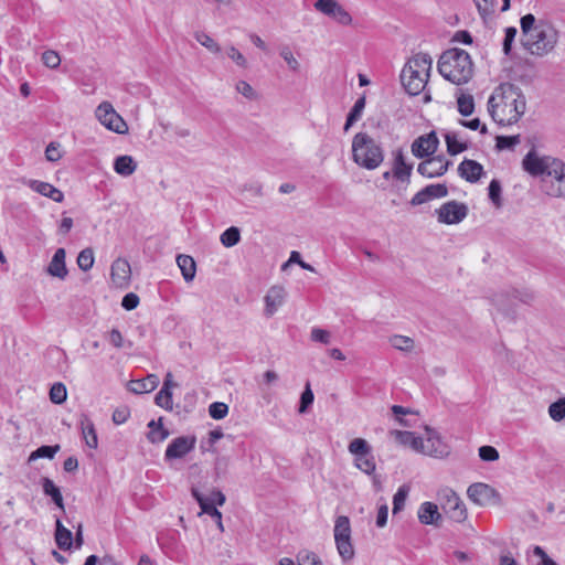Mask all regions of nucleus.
<instances>
[{"mask_svg":"<svg viewBox=\"0 0 565 565\" xmlns=\"http://www.w3.org/2000/svg\"><path fill=\"white\" fill-rule=\"evenodd\" d=\"M535 17L532 13H527L523 15L520 20L521 30H522V39H526L530 36V33H534L536 31L537 24L535 23Z\"/></svg>","mask_w":565,"mask_h":565,"instance_id":"obj_43","label":"nucleus"},{"mask_svg":"<svg viewBox=\"0 0 565 565\" xmlns=\"http://www.w3.org/2000/svg\"><path fill=\"white\" fill-rule=\"evenodd\" d=\"M436 212L440 223L458 224L467 216L468 207L463 203L449 201L444 203Z\"/></svg>","mask_w":565,"mask_h":565,"instance_id":"obj_9","label":"nucleus"},{"mask_svg":"<svg viewBox=\"0 0 565 565\" xmlns=\"http://www.w3.org/2000/svg\"><path fill=\"white\" fill-rule=\"evenodd\" d=\"M352 159L366 170H375L384 160V150L381 143L366 132H358L352 140Z\"/></svg>","mask_w":565,"mask_h":565,"instance_id":"obj_5","label":"nucleus"},{"mask_svg":"<svg viewBox=\"0 0 565 565\" xmlns=\"http://www.w3.org/2000/svg\"><path fill=\"white\" fill-rule=\"evenodd\" d=\"M67 391L63 383H54L50 390V399L54 404H62L66 401Z\"/></svg>","mask_w":565,"mask_h":565,"instance_id":"obj_44","label":"nucleus"},{"mask_svg":"<svg viewBox=\"0 0 565 565\" xmlns=\"http://www.w3.org/2000/svg\"><path fill=\"white\" fill-rule=\"evenodd\" d=\"M177 264L185 281H192L195 277L196 265L194 259L189 255H179Z\"/></svg>","mask_w":565,"mask_h":565,"instance_id":"obj_28","label":"nucleus"},{"mask_svg":"<svg viewBox=\"0 0 565 565\" xmlns=\"http://www.w3.org/2000/svg\"><path fill=\"white\" fill-rule=\"evenodd\" d=\"M330 17L343 25H349L352 22L350 13L341 4H339V7L334 10V13H332Z\"/></svg>","mask_w":565,"mask_h":565,"instance_id":"obj_59","label":"nucleus"},{"mask_svg":"<svg viewBox=\"0 0 565 565\" xmlns=\"http://www.w3.org/2000/svg\"><path fill=\"white\" fill-rule=\"evenodd\" d=\"M95 113L99 122L107 129L116 134H126L128 131L126 121L118 115L110 103L103 102Z\"/></svg>","mask_w":565,"mask_h":565,"instance_id":"obj_8","label":"nucleus"},{"mask_svg":"<svg viewBox=\"0 0 565 565\" xmlns=\"http://www.w3.org/2000/svg\"><path fill=\"white\" fill-rule=\"evenodd\" d=\"M339 7V2L337 0H318L315 3V8L321 13L330 17L334 13V10Z\"/></svg>","mask_w":565,"mask_h":565,"instance_id":"obj_53","label":"nucleus"},{"mask_svg":"<svg viewBox=\"0 0 565 565\" xmlns=\"http://www.w3.org/2000/svg\"><path fill=\"white\" fill-rule=\"evenodd\" d=\"M45 157L49 161L55 162L61 159L60 143L51 142L45 149Z\"/></svg>","mask_w":565,"mask_h":565,"instance_id":"obj_64","label":"nucleus"},{"mask_svg":"<svg viewBox=\"0 0 565 565\" xmlns=\"http://www.w3.org/2000/svg\"><path fill=\"white\" fill-rule=\"evenodd\" d=\"M520 135L515 136H498L495 147L499 150L513 149L520 143Z\"/></svg>","mask_w":565,"mask_h":565,"instance_id":"obj_49","label":"nucleus"},{"mask_svg":"<svg viewBox=\"0 0 565 565\" xmlns=\"http://www.w3.org/2000/svg\"><path fill=\"white\" fill-rule=\"evenodd\" d=\"M129 416H130V411L128 407H126V406L119 407V408H116L113 413V422L116 425H121L128 420Z\"/></svg>","mask_w":565,"mask_h":565,"instance_id":"obj_62","label":"nucleus"},{"mask_svg":"<svg viewBox=\"0 0 565 565\" xmlns=\"http://www.w3.org/2000/svg\"><path fill=\"white\" fill-rule=\"evenodd\" d=\"M447 151L451 156H456L467 149V145L460 142L455 132H447L445 136Z\"/></svg>","mask_w":565,"mask_h":565,"instance_id":"obj_35","label":"nucleus"},{"mask_svg":"<svg viewBox=\"0 0 565 565\" xmlns=\"http://www.w3.org/2000/svg\"><path fill=\"white\" fill-rule=\"evenodd\" d=\"M447 513L456 522H462L467 518V510L463 502L452 490H447Z\"/></svg>","mask_w":565,"mask_h":565,"instance_id":"obj_17","label":"nucleus"},{"mask_svg":"<svg viewBox=\"0 0 565 565\" xmlns=\"http://www.w3.org/2000/svg\"><path fill=\"white\" fill-rule=\"evenodd\" d=\"M423 454L436 458H443L449 454V448L441 440L439 434L429 427H426V438L424 439Z\"/></svg>","mask_w":565,"mask_h":565,"instance_id":"obj_10","label":"nucleus"},{"mask_svg":"<svg viewBox=\"0 0 565 565\" xmlns=\"http://www.w3.org/2000/svg\"><path fill=\"white\" fill-rule=\"evenodd\" d=\"M228 413V406L222 402H214L209 406V414L213 419H223Z\"/></svg>","mask_w":565,"mask_h":565,"instance_id":"obj_52","label":"nucleus"},{"mask_svg":"<svg viewBox=\"0 0 565 565\" xmlns=\"http://www.w3.org/2000/svg\"><path fill=\"white\" fill-rule=\"evenodd\" d=\"M351 537L350 520L345 515L338 516L334 524V540Z\"/></svg>","mask_w":565,"mask_h":565,"instance_id":"obj_33","label":"nucleus"},{"mask_svg":"<svg viewBox=\"0 0 565 565\" xmlns=\"http://www.w3.org/2000/svg\"><path fill=\"white\" fill-rule=\"evenodd\" d=\"M25 184L36 193L46 196L54 202L61 203L64 200L63 192L51 183L40 180H28Z\"/></svg>","mask_w":565,"mask_h":565,"instance_id":"obj_18","label":"nucleus"},{"mask_svg":"<svg viewBox=\"0 0 565 565\" xmlns=\"http://www.w3.org/2000/svg\"><path fill=\"white\" fill-rule=\"evenodd\" d=\"M195 40L213 53H218L221 51L220 45L209 34L204 32L195 33Z\"/></svg>","mask_w":565,"mask_h":565,"instance_id":"obj_48","label":"nucleus"},{"mask_svg":"<svg viewBox=\"0 0 565 565\" xmlns=\"http://www.w3.org/2000/svg\"><path fill=\"white\" fill-rule=\"evenodd\" d=\"M159 385V377L156 374H149L145 379L131 381L129 390L136 394L152 392Z\"/></svg>","mask_w":565,"mask_h":565,"instance_id":"obj_24","label":"nucleus"},{"mask_svg":"<svg viewBox=\"0 0 565 565\" xmlns=\"http://www.w3.org/2000/svg\"><path fill=\"white\" fill-rule=\"evenodd\" d=\"M478 452L480 459L483 461H495L499 459V451L492 446H481Z\"/></svg>","mask_w":565,"mask_h":565,"instance_id":"obj_56","label":"nucleus"},{"mask_svg":"<svg viewBox=\"0 0 565 565\" xmlns=\"http://www.w3.org/2000/svg\"><path fill=\"white\" fill-rule=\"evenodd\" d=\"M79 427L82 430L83 438L85 444L92 448L96 449L98 446V438L95 429L94 423L90 420L88 415L82 414L79 417Z\"/></svg>","mask_w":565,"mask_h":565,"instance_id":"obj_23","label":"nucleus"},{"mask_svg":"<svg viewBox=\"0 0 565 565\" xmlns=\"http://www.w3.org/2000/svg\"><path fill=\"white\" fill-rule=\"evenodd\" d=\"M458 173L466 181L475 183L483 174V167L475 160L465 159L458 167Z\"/></svg>","mask_w":565,"mask_h":565,"instance_id":"obj_20","label":"nucleus"},{"mask_svg":"<svg viewBox=\"0 0 565 565\" xmlns=\"http://www.w3.org/2000/svg\"><path fill=\"white\" fill-rule=\"evenodd\" d=\"M195 446V437L181 436L171 440L168 445L164 459H178L189 454Z\"/></svg>","mask_w":565,"mask_h":565,"instance_id":"obj_13","label":"nucleus"},{"mask_svg":"<svg viewBox=\"0 0 565 565\" xmlns=\"http://www.w3.org/2000/svg\"><path fill=\"white\" fill-rule=\"evenodd\" d=\"M391 435L394 436L398 444L408 446L413 450L423 454L424 439L416 436L415 433L406 430H392Z\"/></svg>","mask_w":565,"mask_h":565,"instance_id":"obj_21","label":"nucleus"},{"mask_svg":"<svg viewBox=\"0 0 565 565\" xmlns=\"http://www.w3.org/2000/svg\"><path fill=\"white\" fill-rule=\"evenodd\" d=\"M42 62L49 68H56L61 64V57L57 52L46 50L42 54Z\"/></svg>","mask_w":565,"mask_h":565,"instance_id":"obj_54","label":"nucleus"},{"mask_svg":"<svg viewBox=\"0 0 565 565\" xmlns=\"http://www.w3.org/2000/svg\"><path fill=\"white\" fill-rule=\"evenodd\" d=\"M94 252L87 247L79 252L77 256V265L83 271H88L94 265Z\"/></svg>","mask_w":565,"mask_h":565,"instance_id":"obj_40","label":"nucleus"},{"mask_svg":"<svg viewBox=\"0 0 565 565\" xmlns=\"http://www.w3.org/2000/svg\"><path fill=\"white\" fill-rule=\"evenodd\" d=\"M192 495L199 503L202 513L210 515L213 519H221L222 513L217 510L216 505L207 502L205 495H203L198 489H192Z\"/></svg>","mask_w":565,"mask_h":565,"instance_id":"obj_30","label":"nucleus"},{"mask_svg":"<svg viewBox=\"0 0 565 565\" xmlns=\"http://www.w3.org/2000/svg\"><path fill=\"white\" fill-rule=\"evenodd\" d=\"M280 56L284 58V61L287 63L288 67L291 71H294V72L299 71L300 64L297 61V58L294 56L292 52L290 51V49L288 46H284L280 50Z\"/></svg>","mask_w":565,"mask_h":565,"instance_id":"obj_55","label":"nucleus"},{"mask_svg":"<svg viewBox=\"0 0 565 565\" xmlns=\"http://www.w3.org/2000/svg\"><path fill=\"white\" fill-rule=\"evenodd\" d=\"M286 290L281 286H273L265 296V313L271 317L277 309L284 303Z\"/></svg>","mask_w":565,"mask_h":565,"instance_id":"obj_19","label":"nucleus"},{"mask_svg":"<svg viewBox=\"0 0 565 565\" xmlns=\"http://www.w3.org/2000/svg\"><path fill=\"white\" fill-rule=\"evenodd\" d=\"M137 169V163L131 156H119L114 161V170L121 177L131 175Z\"/></svg>","mask_w":565,"mask_h":565,"instance_id":"obj_26","label":"nucleus"},{"mask_svg":"<svg viewBox=\"0 0 565 565\" xmlns=\"http://www.w3.org/2000/svg\"><path fill=\"white\" fill-rule=\"evenodd\" d=\"M313 393L310 390L309 384H307L306 390L302 392L300 396V404H299V413H305L308 407L313 403Z\"/></svg>","mask_w":565,"mask_h":565,"instance_id":"obj_58","label":"nucleus"},{"mask_svg":"<svg viewBox=\"0 0 565 565\" xmlns=\"http://www.w3.org/2000/svg\"><path fill=\"white\" fill-rule=\"evenodd\" d=\"M451 164V161L445 160L444 157L437 156L420 162L417 172L426 178H437L445 174Z\"/></svg>","mask_w":565,"mask_h":565,"instance_id":"obj_11","label":"nucleus"},{"mask_svg":"<svg viewBox=\"0 0 565 565\" xmlns=\"http://www.w3.org/2000/svg\"><path fill=\"white\" fill-rule=\"evenodd\" d=\"M55 542L58 548L64 551L70 550L73 544L72 532L62 524L58 518L56 519Z\"/></svg>","mask_w":565,"mask_h":565,"instance_id":"obj_27","label":"nucleus"},{"mask_svg":"<svg viewBox=\"0 0 565 565\" xmlns=\"http://www.w3.org/2000/svg\"><path fill=\"white\" fill-rule=\"evenodd\" d=\"M350 454L354 456V466L362 472L374 475L376 465L372 454V447L363 438H354L348 446Z\"/></svg>","mask_w":565,"mask_h":565,"instance_id":"obj_7","label":"nucleus"},{"mask_svg":"<svg viewBox=\"0 0 565 565\" xmlns=\"http://www.w3.org/2000/svg\"><path fill=\"white\" fill-rule=\"evenodd\" d=\"M148 427L150 430L147 435V438L152 444L162 443L169 436L168 429L162 426V418H159L158 422L154 419L150 420L148 423Z\"/></svg>","mask_w":565,"mask_h":565,"instance_id":"obj_29","label":"nucleus"},{"mask_svg":"<svg viewBox=\"0 0 565 565\" xmlns=\"http://www.w3.org/2000/svg\"><path fill=\"white\" fill-rule=\"evenodd\" d=\"M138 305L139 297L134 292L126 294L121 300L122 308L128 311L136 309Z\"/></svg>","mask_w":565,"mask_h":565,"instance_id":"obj_63","label":"nucleus"},{"mask_svg":"<svg viewBox=\"0 0 565 565\" xmlns=\"http://www.w3.org/2000/svg\"><path fill=\"white\" fill-rule=\"evenodd\" d=\"M438 138L434 131L418 137L412 145V152L417 158L433 154L438 147Z\"/></svg>","mask_w":565,"mask_h":565,"instance_id":"obj_15","label":"nucleus"},{"mask_svg":"<svg viewBox=\"0 0 565 565\" xmlns=\"http://www.w3.org/2000/svg\"><path fill=\"white\" fill-rule=\"evenodd\" d=\"M467 494L472 502L479 505L490 504L499 497L492 487L482 482L469 486Z\"/></svg>","mask_w":565,"mask_h":565,"instance_id":"obj_12","label":"nucleus"},{"mask_svg":"<svg viewBox=\"0 0 565 565\" xmlns=\"http://www.w3.org/2000/svg\"><path fill=\"white\" fill-rule=\"evenodd\" d=\"M533 556L537 557L539 561L535 565H557L541 546L533 548Z\"/></svg>","mask_w":565,"mask_h":565,"instance_id":"obj_61","label":"nucleus"},{"mask_svg":"<svg viewBox=\"0 0 565 565\" xmlns=\"http://www.w3.org/2000/svg\"><path fill=\"white\" fill-rule=\"evenodd\" d=\"M236 90L249 100H254L257 97L255 89L245 81L237 82Z\"/></svg>","mask_w":565,"mask_h":565,"instance_id":"obj_60","label":"nucleus"},{"mask_svg":"<svg viewBox=\"0 0 565 565\" xmlns=\"http://www.w3.org/2000/svg\"><path fill=\"white\" fill-rule=\"evenodd\" d=\"M548 415L555 422L565 418V397L558 398L548 406Z\"/></svg>","mask_w":565,"mask_h":565,"instance_id":"obj_42","label":"nucleus"},{"mask_svg":"<svg viewBox=\"0 0 565 565\" xmlns=\"http://www.w3.org/2000/svg\"><path fill=\"white\" fill-rule=\"evenodd\" d=\"M424 190L429 201L433 199H441L448 195L447 186L441 183L426 185Z\"/></svg>","mask_w":565,"mask_h":565,"instance_id":"obj_45","label":"nucleus"},{"mask_svg":"<svg viewBox=\"0 0 565 565\" xmlns=\"http://www.w3.org/2000/svg\"><path fill=\"white\" fill-rule=\"evenodd\" d=\"M42 488H43V492L46 495L51 497L52 501L61 510L64 511L63 497H62L60 488L50 478L42 479Z\"/></svg>","mask_w":565,"mask_h":565,"instance_id":"obj_31","label":"nucleus"},{"mask_svg":"<svg viewBox=\"0 0 565 565\" xmlns=\"http://www.w3.org/2000/svg\"><path fill=\"white\" fill-rule=\"evenodd\" d=\"M296 557L298 565H323L319 556L313 552L300 551Z\"/></svg>","mask_w":565,"mask_h":565,"instance_id":"obj_46","label":"nucleus"},{"mask_svg":"<svg viewBox=\"0 0 565 565\" xmlns=\"http://www.w3.org/2000/svg\"><path fill=\"white\" fill-rule=\"evenodd\" d=\"M523 169L532 177H542L544 193L553 198L565 196V164L552 157H539L529 151L522 161Z\"/></svg>","mask_w":565,"mask_h":565,"instance_id":"obj_1","label":"nucleus"},{"mask_svg":"<svg viewBox=\"0 0 565 565\" xmlns=\"http://www.w3.org/2000/svg\"><path fill=\"white\" fill-rule=\"evenodd\" d=\"M433 58L427 53L413 55L401 73V82L405 90L413 96L424 92L430 76Z\"/></svg>","mask_w":565,"mask_h":565,"instance_id":"obj_4","label":"nucleus"},{"mask_svg":"<svg viewBox=\"0 0 565 565\" xmlns=\"http://www.w3.org/2000/svg\"><path fill=\"white\" fill-rule=\"evenodd\" d=\"M58 450H60L58 445H54V446L44 445V446L39 447L36 450L32 451L29 460L32 461V460H36L39 458L53 459Z\"/></svg>","mask_w":565,"mask_h":565,"instance_id":"obj_39","label":"nucleus"},{"mask_svg":"<svg viewBox=\"0 0 565 565\" xmlns=\"http://www.w3.org/2000/svg\"><path fill=\"white\" fill-rule=\"evenodd\" d=\"M438 72L445 79L459 86L472 78L473 63L465 50L450 49L441 54Z\"/></svg>","mask_w":565,"mask_h":565,"instance_id":"obj_3","label":"nucleus"},{"mask_svg":"<svg viewBox=\"0 0 565 565\" xmlns=\"http://www.w3.org/2000/svg\"><path fill=\"white\" fill-rule=\"evenodd\" d=\"M417 516L419 522L425 525L439 526L443 521L437 504L429 501H425L419 505Z\"/></svg>","mask_w":565,"mask_h":565,"instance_id":"obj_16","label":"nucleus"},{"mask_svg":"<svg viewBox=\"0 0 565 565\" xmlns=\"http://www.w3.org/2000/svg\"><path fill=\"white\" fill-rule=\"evenodd\" d=\"M337 550L343 561H350L354 556V548L351 543V537L335 540Z\"/></svg>","mask_w":565,"mask_h":565,"instance_id":"obj_38","label":"nucleus"},{"mask_svg":"<svg viewBox=\"0 0 565 565\" xmlns=\"http://www.w3.org/2000/svg\"><path fill=\"white\" fill-rule=\"evenodd\" d=\"M390 344L399 351L408 352L414 348V340L409 337L395 334L388 339Z\"/></svg>","mask_w":565,"mask_h":565,"instance_id":"obj_37","label":"nucleus"},{"mask_svg":"<svg viewBox=\"0 0 565 565\" xmlns=\"http://www.w3.org/2000/svg\"><path fill=\"white\" fill-rule=\"evenodd\" d=\"M226 54L237 66L243 68L247 67L246 57L235 46H230Z\"/></svg>","mask_w":565,"mask_h":565,"instance_id":"obj_57","label":"nucleus"},{"mask_svg":"<svg viewBox=\"0 0 565 565\" xmlns=\"http://www.w3.org/2000/svg\"><path fill=\"white\" fill-rule=\"evenodd\" d=\"M489 199L491 200V202L497 206V207H500L501 206V191H502V188H501V183L499 182V180L497 179H493L490 183H489Z\"/></svg>","mask_w":565,"mask_h":565,"instance_id":"obj_50","label":"nucleus"},{"mask_svg":"<svg viewBox=\"0 0 565 565\" xmlns=\"http://www.w3.org/2000/svg\"><path fill=\"white\" fill-rule=\"evenodd\" d=\"M525 109V96L518 86L510 83L499 85L488 100L490 116L501 126L516 124Z\"/></svg>","mask_w":565,"mask_h":565,"instance_id":"obj_2","label":"nucleus"},{"mask_svg":"<svg viewBox=\"0 0 565 565\" xmlns=\"http://www.w3.org/2000/svg\"><path fill=\"white\" fill-rule=\"evenodd\" d=\"M221 243L225 247H233L241 241V233L239 230L235 226H231L226 228L220 237Z\"/></svg>","mask_w":565,"mask_h":565,"instance_id":"obj_36","label":"nucleus"},{"mask_svg":"<svg viewBox=\"0 0 565 565\" xmlns=\"http://www.w3.org/2000/svg\"><path fill=\"white\" fill-rule=\"evenodd\" d=\"M409 489L407 486H401L393 497V514H397L405 507Z\"/></svg>","mask_w":565,"mask_h":565,"instance_id":"obj_41","label":"nucleus"},{"mask_svg":"<svg viewBox=\"0 0 565 565\" xmlns=\"http://www.w3.org/2000/svg\"><path fill=\"white\" fill-rule=\"evenodd\" d=\"M516 29L514 26H508L504 30V39L502 43V50L504 55L509 56L512 50V44L516 36Z\"/></svg>","mask_w":565,"mask_h":565,"instance_id":"obj_51","label":"nucleus"},{"mask_svg":"<svg viewBox=\"0 0 565 565\" xmlns=\"http://www.w3.org/2000/svg\"><path fill=\"white\" fill-rule=\"evenodd\" d=\"M110 278L118 288H127L131 279L130 264L125 258H117L113 262L110 268Z\"/></svg>","mask_w":565,"mask_h":565,"instance_id":"obj_14","label":"nucleus"},{"mask_svg":"<svg viewBox=\"0 0 565 565\" xmlns=\"http://www.w3.org/2000/svg\"><path fill=\"white\" fill-rule=\"evenodd\" d=\"M558 41V31L550 23H537L536 31L522 39L523 47L532 55L544 56L552 52Z\"/></svg>","mask_w":565,"mask_h":565,"instance_id":"obj_6","label":"nucleus"},{"mask_svg":"<svg viewBox=\"0 0 565 565\" xmlns=\"http://www.w3.org/2000/svg\"><path fill=\"white\" fill-rule=\"evenodd\" d=\"M65 249L57 248L47 266V273L60 279H64L67 276V268L65 264Z\"/></svg>","mask_w":565,"mask_h":565,"instance_id":"obj_22","label":"nucleus"},{"mask_svg":"<svg viewBox=\"0 0 565 565\" xmlns=\"http://www.w3.org/2000/svg\"><path fill=\"white\" fill-rule=\"evenodd\" d=\"M458 111L461 116L468 117L475 110V99L470 94L460 93L457 97Z\"/></svg>","mask_w":565,"mask_h":565,"instance_id":"obj_32","label":"nucleus"},{"mask_svg":"<svg viewBox=\"0 0 565 565\" xmlns=\"http://www.w3.org/2000/svg\"><path fill=\"white\" fill-rule=\"evenodd\" d=\"M413 166L405 162L404 153L399 149L395 152L393 175L401 181H408L412 174Z\"/></svg>","mask_w":565,"mask_h":565,"instance_id":"obj_25","label":"nucleus"},{"mask_svg":"<svg viewBox=\"0 0 565 565\" xmlns=\"http://www.w3.org/2000/svg\"><path fill=\"white\" fill-rule=\"evenodd\" d=\"M154 402L158 406L164 408L166 411H172L173 403H172V392H169L167 390H160L156 397Z\"/></svg>","mask_w":565,"mask_h":565,"instance_id":"obj_47","label":"nucleus"},{"mask_svg":"<svg viewBox=\"0 0 565 565\" xmlns=\"http://www.w3.org/2000/svg\"><path fill=\"white\" fill-rule=\"evenodd\" d=\"M364 107H365V98L364 97L359 98L354 103L353 107L351 108L350 113L347 116V120L344 124L345 131H348L350 129V127L361 118Z\"/></svg>","mask_w":565,"mask_h":565,"instance_id":"obj_34","label":"nucleus"}]
</instances>
